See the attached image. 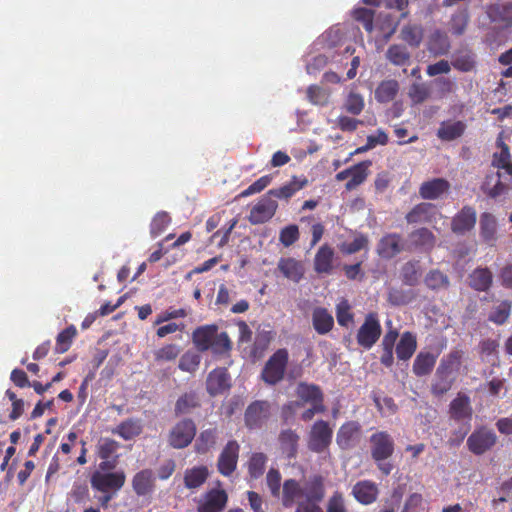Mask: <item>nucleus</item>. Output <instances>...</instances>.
Instances as JSON below:
<instances>
[{
	"mask_svg": "<svg viewBox=\"0 0 512 512\" xmlns=\"http://www.w3.org/2000/svg\"><path fill=\"white\" fill-rule=\"evenodd\" d=\"M493 283V274L489 268L477 267L469 275V286L478 292H487Z\"/></svg>",
	"mask_w": 512,
	"mask_h": 512,
	"instance_id": "bb28decb",
	"label": "nucleus"
},
{
	"mask_svg": "<svg viewBox=\"0 0 512 512\" xmlns=\"http://www.w3.org/2000/svg\"><path fill=\"white\" fill-rule=\"evenodd\" d=\"M120 443L111 438H101L96 445V454L100 459H111L118 457L117 451Z\"/></svg>",
	"mask_w": 512,
	"mask_h": 512,
	"instance_id": "8fccbe9b",
	"label": "nucleus"
},
{
	"mask_svg": "<svg viewBox=\"0 0 512 512\" xmlns=\"http://www.w3.org/2000/svg\"><path fill=\"white\" fill-rule=\"evenodd\" d=\"M386 58L395 66H405L410 63L411 55L406 46L393 44L387 49Z\"/></svg>",
	"mask_w": 512,
	"mask_h": 512,
	"instance_id": "c03bdc74",
	"label": "nucleus"
},
{
	"mask_svg": "<svg viewBox=\"0 0 512 512\" xmlns=\"http://www.w3.org/2000/svg\"><path fill=\"white\" fill-rule=\"evenodd\" d=\"M371 166V161L365 160L359 162L350 167V179L345 184V188L348 191L354 190L359 185L364 183L369 175V167Z\"/></svg>",
	"mask_w": 512,
	"mask_h": 512,
	"instance_id": "f704fd0d",
	"label": "nucleus"
},
{
	"mask_svg": "<svg viewBox=\"0 0 512 512\" xmlns=\"http://www.w3.org/2000/svg\"><path fill=\"white\" fill-rule=\"evenodd\" d=\"M405 250L403 237L399 233H387L381 237L376 252L384 259H392Z\"/></svg>",
	"mask_w": 512,
	"mask_h": 512,
	"instance_id": "4468645a",
	"label": "nucleus"
},
{
	"mask_svg": "<svg viewBox=\"0 0 512 512\" xmlns=\"http://www.w3.org/2000/svg\"><path fill=\"white\" fill-rule=\"evenodd\" d=\"M449 414L453 420L466 423V427L457 434V442L460 443L464 440L470 429L469 423L473 414L470 397L459 392L449 405Z\"/></svg>",
	"mask_w": 512,
	"mask_h": 512,
	"instance_id": "7ed1b4c3",
	"label": "nucleus"
},
{
	"mask_svg": "<svg viewBox=\"0 0 512 512\" xmlns=\"http://www.w3.org/2000/svg\"><path fill=\"white\" fill-rule=\"evenodd\" d=\"M337 322L342 327H348L354 321V314L351 312L349 302L344 299L336 305Z\"/></svg>",
	"mask_w": 512,
	"mask_h": 512,
	"instance_id": "052dcab7",
	"label": "nucleus"
},
{
	"mask_svg": "<svg viewBox=\"0 0 512 512\" xmlns=\"http://www.w3.org/2000/svg\"><path fill=\"white\" fill-rule=\"evenodd\" d=\"M217 331L218 326L214 324L196 328L192 333V341L197 350L200 352L208 351Z\"/></svg>",
	"mask_w": 512,
	"mask_h": 512,
	"instance_id": "5701e85b",
	"label": "nucleus"
},
{
	"mask_svg": "<svg viewBox=\"0 0 512 512\" xmlns=\"http://www.w3.org/2000/svg\"><path fill=\"white\" fill-rule=\"evenodd\" d=\"M436 206L429 202H421L415 205L405 216L408 224L432 223L437 215Z\"/></svg>",
	"mask_w": 512,
	"mask_h": 512,
	"instance_id": "f3484780",
	"label": "nucleus"
},
{
	"mask_svg": "<svg viewBox=\"0 0 512 512\" xmlns=\"http://www.w3.org/2000/svg\"><path fill=\"white\" fill-rule=\"evenodd\" d=\"M469 23V13L467 9H462L454 13L450 20V31L456 36L462 35Z\"/></svg>",
	"mask_w": 512,
	"mask_h": 512,
	"instance_id": "4d7b16f0",
	"label": "nucleus"
},
{
	"mask_svg": "<svg viewBox=\"0 0 512 512\" xmlns=\"http://www.w3.org/2000/svg\"><path fill=\"white\" fill-rule=\"evenodd\" d=\"M171 222V218L167 212L161 211L155 214L150 223V234L157 237L162 234Z\"/></svg>",
	"mask_w": 512,
	"mask_h": 512,
	"instance_id": "e2e57ef3",
	"label": "nucleus"
},
{
	"mask_svg": "<svg viewBox=\"0 0 512 512\" xmlns=\"http://www.w3.org/2000/svg\"><path fill=\"white\" fill-rule=\"evenodd\" d=\"M142 432V425L138 419H127L122 421L115 429L112 430L113 434L119 435L124 440H131L140 435Z\"/></svg>",
	"mask_w": 512,
	"mask_h": 512,
	"instance_id": "a19ab883",
	"label": "nucleus"
},
{
	"mask_svg": "<svg viewBox=\"0 0 512 512\" xmlns=\"http://www.w3.org/2000/svg\"><path fill=\"white\" fill-rule=\"evenodd\" d=\"M361 435L362 426L358 421H346L337 431L336 443L341 450H350L360 442Z\"/></svg>",
	"mask_w": 512,
	"mask_h": 512,
	"instance_id": "9d476101",
	"label": "nucleus"
},
{
	"mask_svg": "<svg viewBox=\"0 0 512 512\" xmlns=\"http://www.w3.org/2000/svg\"><path fill=\"white\" fill-rule=\"evenodd\" d=\"M464 352L460 349H453L448 354L443 356L437 368L448 372L451 375H456L462 365Z\"/></svg>",
	"mask_w": 512,
	"mask_h": 512,
	"instance_id": "58836bf2",
	"label": "nucleus"
},
{
	"mask_svg": "<svg viewBox=\"0 0 512 512\" xmlns=\"http://www.w3.org/2000/svg\"><path fill=\"white\" fill-rule=\"evenodd\" d=\"M501 177L500 171L486 175L482 189L488 196L495 198L505 193L507 185L501 181Z\"/></svg>",
	"mask_w": 512,
	"mask_h": 512,
	"instance_id": "4c0bfd02",
	"label": "nucleus"
},
{
	"mask_svg": "<svg viewBox=\"0 0 512 512\" xmlns=\"http://www.w3.org/2000/svg\"><path fill=\"white\" fill-rule=\"evenodd\" d=\"M231 349L232 342L227 332L218 333L217 331L215 334V338H213L212 346L210 347L209 350H211L213 354L224 355L229 353Z\"/></svg>",
	"mask_w": 512,
	"mask_h": 512,
	"instance_id": "13d9d810",
	"label": "nucleus"
},
{
	"mask_svg": "<svg viewBox=\"0 0 512 512\" xmlns=\"http://www.w3.org/2000/svg\"><path fill=\"white\" fill-rule=\"evenodd\" d=\"M399 83L395 79L381 81L375 89L374 97L379 103H388L397 96L399 92Z\"/></svg>",
	"mask_w": 512,
	"mask_h": 512,
	"instance_id": "72a5a7b5",
	"label": "nucleus"
},
{
	"mask_svg": "<svg viewBox=\"0 0 512 512\" xmlns=\"http://www.w3.org/2000/svg\"><path fill=\"white\" fill-rule=\"evenodd\" d=\"M299 228L295 224H290L280 230L279 241L285 247H290L299 239Z\"/></svg>",
	"mask_w": 512,
	"mask_h": 512,
	"instance_id": "774afa93",
	"label": "nucleus"
},
{
	"mask_svg": "<svg viewBox=\"0 0 512 512\" xmlns=\"http://www.w3.org/2000/svg\"><path fill=\"white\" fill-rule=\"evenodd\" d=\"M132 488L137 496H147L155 489V477L151 469H142L132 478Z\"/></svg>",
	"mask_w": 512,
	"mask_h": 512,
	"instance_id": "4be33fe9",
	"label": "nucleus"
},
{
	"mask_svg": "<svg viewBox=\"0 0 512 512\" xmlns=\"http://www.w3.org/2000/svg\"><path fill=\"white\" fill-rule=\"evenodd\" d=\"M438 358V354L428 351H420L413 362L412 371L417 377H425L429 375Z\"/></svg>",
	"mask_w": 512,
	"mask_h": 512,
	"instance_id": "cd10ccee",
	"label": "nucleus"
},
{
	"mask_svg": "<svg viewBox=\"0 0 512 512\" xmlns=\"http://www.w3.org/2000/svg\"><path fill=\"white\" fill-rule=\"evenodd\" d=\"M299 435L292 429H284L280 432L278 440L281 450L288 458H294L298 451Z\"/></svg>",
	"mask_w": 512,
	"mask_h": 512,
	"instance_id": "e433bc0d",
	"label": "nucleus"
},
{
	"mask_svg": "<svg viewBox=\"0 0 512 512\" xmlns=\"http://www.w3.org/2000/svg\"><path fill=\"white\" fill-rule=\"evenodd\" d=\"M381 334L382 327L378 314L370 312L365 316L364 322L359 327L356 340L360 347L369 350L377 343Z\"/></svg>",
	"mask_w": 512,
	"mask_h": 512,
	"instance_id": "20e7f679",
	"label": "nucleus"
},
{
	"mask_svg": "<svg viewBox=\"0 0 512 512\" xmlns=\"http://www.w3.org/2000/svg\"><path fill=\"white\" fill-rule=\"evenodd\" d=\"M334 250L329 245H322L314 257V270L318 274H330L332 271V262Z\"/></svg>",
	"mask_w": 512,
	"mask_h": 512,
	"instance_id": "2f4dec72",
	"label": "nucleus"
},
{
	"mask_svg": "<svg viewBox=\"0 0 512 512\" xmlns=\"http://www.w3.org/2000/svg\"><path fill=\"white\" fill-rule=\"evenodd\" d=\"M326 494L325 478L314 474L303 486L296 479H286L282 489V505L291 508L296 504L295 512H323L320 503Z\"/></svg>",
	"mask_w": 512,
	"mask_h": 512,
	"instance_id": "f257e3e1",
	"label": "nucleus"
},
{
	"mask_svg": "<svg viewBox=\"0 0 512 512\" xmlns=\"http://www.w3.org/2000/svg\"><path fill=\"white\" fill-rule=\"evenodd\" d=\"M416 349V335L410 331L403 332L395 347L397 358L402 361H407L413 356Z\"/></svg>",
	"mask_w": 512,
	"mask_h": 512,
	"instance_id": "c756f323",
	"label": "nucleus"
},
{
	"mask_svg": "<svg viewBox=\"0 0 512 512\" xmlns=\"http://www.w3.org/2000/svg\"><path fill=\"white\" fill-rule=\"evenodd\" d=\"M270 417V403L265 400L252 402L245 411V424L249 429L260 428Z\"/></svg>",
	"mask_w": 512,
	"mask_h": 512,
	"instance_id": "ddd939ff",
	"label": "nucleus"
},
{
	"mask_svg": "<svg viewBox=\"0 0 512 512\" xmlns=\"http://www.w3.org/2000/svg\"><path fill=\"white\" fill-rule=\"evenodd\" d=\"M208 475L209 472L205 466H198L187 469L184 473V484L189 489L199 488L205 483Z\"/></svg>",
	"mask_w": 512,
	"mask_h": 512,
	"instance_id": "79ce46f5",
	"label": "nucleus"
},
{
	"mask_svg": "<svg viewBox=\"0 0 512 512\" xmlns=\"http://www.w3.org/2000/svg\"><path fill=\"white\" fill-rule=\"evenodd\" d=\"M217 441V429L209 428L200 432L195 442V450L197 453H207Z\"/></svg>",
	"mask_w": 512,
	"mask_h": 512,
	"instance_id": "49530a36",
	"label": "nucleus"
},
{
	"mask_svg": "<svg viewBox=\"0 0 512 512\" xmlns=\"http://www.w3.org/2000/svg\"><path fill=\"white\" fill-rule=\"evenodd\" d=\"M365 107V101L360 93L350 91L344 99L343 110L348 114L358 116L362 113Z\"/></svg>",
	"mask_w": 512,
	"mask_h": 512,
	"instance_id": "de8ad7c7",
	"label": "nucleus"
},
{
	"mask_svg": "<svg viewBox=\"0 0 512 512\" xmlns=\"http://www.w3.org/2000/svg\"><path fill=\"white\" fill-rule=\"evenodd\" d=\"M181 349L176 344H166L161 348L154 351V360L158 364L171 362L177 359L180 355Z\"/></svg>",
	"mask_w": 512,
	"mask_h": 512,
	"instance_id": "5fc2aeb1",
	"label": "nucleus"
},
{
	"mask_svg": "<svg viewBox=\"0 0 512 512\" xmlns=\"http://www.w3.org/2000/svg\"><path fill=\"white\" fill-rule=\"evenodd\" d=\"M289 361V353L285 348L276 350L266 361L262 371L261 379L268 385L280 383L286 373Z\"/></svg>",
	"mask_w": 512,
	"mask_h": 512,
	"instance_id": "f03ea898",
	"label": "nucleus"
},
{
	"mask_svg": "<svg viewBox=\"0 0 512 512\" xmlns=\"http://www.w3.org/2000/svg\"><path fill=\"white\" fill-rule=\"evenodd\" d=\"M279 271L287 279L298 283L303 278L305 269L301 261L295 258H281L278 262Z\"/></svg>",
	"mask_w": 512,
	"mask_h": 512,
	"instance_id": "a878e982",
	"label": "nucleus"
},
{
	"mask_svg": "<svg viewBox=\"0 0 512 512\" xmlns=\"http://www.w3.org/2000/svg\"><path fill=\"white\" fill-rule=\"evenodd\" d=\"M240 453V445L236 440H230L223 447L217 460L218 472L225 476H231L237 468Z\"/></svg>",
	"mask_w": 512,
	"mask_h": 512,
	"instance_id": "6e6552de",
	"label": "nucleus"
},
{
	"mask_svg": "<svg viewBox=\"0 0 512 512\" xmlns=\"http://www.w3.org/2000/svg\"><path fill=\"white\" fill-rule=\"evenodd\" d=\"M450 48V43L447 35L439 30H436L430 37V50L436 54H445Z\"/></svg>",
	"mask_w": 512,
	"mask_h": 512,
	"instance_id": "680f3d73",
	"label": "nucleus"
},
{
	"mask_svg": "<svg viewBox=\"0 0 512 512\" xmlns=\"http://www.w3.org/2000/svg\"><path fill=\"white\" fill-rule=\"evenodd\" d=\"M401 38L412 47H418L422 41V29L417 26H405L401 30Z\"/></svg>",
	"mask_w": 512,
	"mask_h": 512,
	"instance_id": "338daca9",
	"label": "nucleus"
},
{
	"mask_svg": "<svg viewBox=\"0 0 512 512\" xmlns=\"http://www.w3.org/2000/svg\"><path fill=\"white\" fill-rule=\"evenodd\" d=\"M476 223V211L470 206H464L452 219L451 230L463 235L472 230Z\"/></svg>",
	"mask_w": 512,
	"mask_h": 512,
	"instance_id": "aec40b11",
	"label": "nucleus"
},
{
	"mask_svg": "<svg viewBox=\"0 0 512 512\" xmlns=\"http://www.w3.org/2000/svg\"><path fill=\"white\" fill-rule=\"evenodd\" d=\"M312 325L319 335H326L334 327V318L326 308L315 307L312 311Z\"/></svg>",
	"mask_w": 512,
	"mask_h": 512,
	"instance_id": "393cba45",
	"label": "nucleus"
},
{
	"mask_svg": "<svg viewBox=\"0 0 512 512\" xmlns=\"http://www.w3.org/2000/svg\"><path fill=\"white\" fill-rule=\"evenodd\" d=\"M512 303L509 300L500 302L493 308L488 316V320L497 325L504 324L511 314Z\"/></svg>",
	"mask_w": 512,
	"mask_h": 512,
	"instance_id": "864d4df0",
	"label": "nucleus"
},
{
	"mask_svg": "<svg viewBox=\"0 0 512 512\" xmlns=\"http://www.w3.org/2000/svg\"><path fill=\"white\" fill-rule=\"evenodd\" d=\"M436 241V236L431 230L421 227L413 230L409 234V244L407 249L429 253L434 249Z\"/></svg>",
	"mask_w": 512,
	"mask_h": 512,
	"instance_id": "2eb2a0df",
	"label": "nucleus"
},
{
	"mask_svg": "<svg viewBox=\"0 0 512 512\" xmlns=\"http://www.w3.org/2000/svg\"><path fill=\"white\" fill-rule=\"evenodd\" d=\"M266 462L267 456L264 453H253L247 462L249 476L255 480L260 478L264 474Z\"/></svg>",
	"mask_w": 512,
	"mask_h": 512,
	"instance_id": "09e8293b",
	"label": "nucleus"
},
{
	"mask_svg": "<svg viewBox=\"0 0 512 512\" xmlns=\"http://www.w3.org/2000/svg\"><path fill=\"white\" fill-rule=\"evenodd\" d=\"M230 386V375L224 367L213 369L207 376L206 390L211 396L223 394Z\"/></svg>",
	"mask_w": 512,
	"mask_h": 512,
	"instance_id": "dca6fc26",
	"label": "nucleus"
},
{
	"mask_svg": "<svg viewBox=\"0 0 512 512\" xmlns=\"http://www.w3.org/2000/svg\"><path fill=\"white\" fill-rule=\"evenodd\" d=\"M76 334L77 330L74 325H70L62 330L56 337L55 351L57 353L67 352L71 347Z\"/></svg>",
	"mask_w": 512,
	"mask_h": 512,
	"instance_id": "603ef678",
	"label": "nucleus"
},
{
	"mask_svg": "<svg viewBox=\"0 0 512 512\" xmlns=\"http://www.w3.org/2000/svg\"><path fill=\"white\" fill-rule=\"evenodd\" d=\"M455 381L456 375H451L442 369L436 368L430 387L431 393L436 397H441L451 390Z\"/></svg>",
	"mask_w": 512,
	"mask_h": 512,
	"instance_id": "c85d7f7f",
	"label": "nucleus"
},
{
	"mask_svg": "<svg viewBox=\"0 0 512 512\" xmlns=\"http://www.w3.org/2000/svg\"><path fill=\"white\" fill-rule=\"evenodd\" d=\"M487 17L491 22L512 25V2L492 3L486 8Z\"/></svg>",
	"mask_w": 512,
	"mask_h": 512,
	"instance_id": "b1692460",
	"label": "nucleus"
},
{
	"mask_svg": "<svg viewBox=\"0 0 512 512\" xmlns=\"http://www.w3.org/2000/svg\"><path fill=\"white\" fill-rule=\"evenodd\" d=\"M126 474L123 470L103 473L94 471L90 477L91 487L101 493L117 492L125 484Z\"/></svg>",
	"mask_w": 512,
	"mask_h": 512,
	"instance_id": "39448f33",
	"label": "nucleus"
},
{
	"mask_svg": "<svg viewBox=\"0 0 512 512\" xmlns=\"http://www.w3.org/2000/svg\"><path fill=\"white\" fill-rule=\"evenodd\" d=\"M278 203L266 193L251 208L248 220L251 224H263L269 221L276 213Z\"/></svg>",
	"mask_w": 512,
	"mask_h": 512,
	"instance_id": "f8f14e48",
	"label": "nucleus"
},
{
	"mask_svg": "<svg viewBox=\"0 0 512 512\" xmlns=\"http://www.w3.org/2000/svg\"><path fill=\"white\" fill-rule=\"evenodd\" d=\"M465 130L466 124L463 121L442 122L437 131V136L443 141H453L460 138Z\"/></svg>",
	"mask_w": 512,
	"mask_h": 512,
	"instance_id": "c9c22d12",
	"label": "nucleus"
},
{
	"mask_svg": "<svg viewBox=\"0 0 512 512\" xmlns=\"http://www.w3.org/2000/svg\"><path fill=\"white\" fill-rule=\"evenodd\" d=\"M352 493L358 502L368 505L377 499L378 488L372 481L364 480L354 485Z\"/></svg>",
	"mask_w": 512,
	"mask_h": 512,
	"instance_id": "7c9ffc66",
	"label": "nucleus"
},
{
	"mask_svg": "<svg viewBox=\"0 0 512 512\" xmlns=\"http://www.w3.org/2000/svg\"><path fill=\"white\" fill-rule=\"evenodd\" d=\"M199 406V401L195 393H185L177 400L175 404L176 415L189 413L192 409Z\"/></svg>",
	"mask_w": 512,
	"mask_h": 512,
	"instance_id": "bf43d9fd",
	"label": "nucleus"
},
{
	"mask_svg": "<svg viewBox=\"0 0 512 512\" xmlns=\"http://www.w3.org/2000/svg\"><path fill=\"white\" fill-rule=\"evenodd\" d=\"M497 436L494 431L481 427L474 430L467 439V447L475 455H482L490 450L496 443Z\"/></svg>",
	"mask_w": 512,
	"mask_h": 512,
	"instance_id": "9b49d317",
	"label": "nucleus"
},
{
	"mask_svg": "<svg viewBox=\"0 0 512 512\" xmlns=\"http://www.w3.org/2000/svg\"><path fill=\"white\" fill-rule=\"evenodd\" d=\"M333 437V430L329 423L324 420H317L312 425L308 435V448L315 453H322L330 446Z\"/></svg>",
	"mask_w": 512,
	"mask_h": 512,
	"instance_id": "423d86ee",
	"label": "nucleus"
},
{
	"mask_svg": "<svg viewBox=\"0 0 512 512\" xmlns=\"http://www.w3.org/2000/svg\"><path fill=\"white\" fill-rule=\"evenodd\" d=\"M298 398L304 403L319 404L324 403V395L318 385L300 382L296 388Z\"/></svg>",
	"mask_w": 512,
	"mask_h": 512,
	"instance_id": "473e14b6",
	"label": "nucleus"
},
{
	"mask_svg": "<svg viewBox=\"0 0 512 512\" xmlns=\"http://www.w3.org/2000/svg\"><path fill=\"white\" fill-rule=\"evenodd\" d=\"M196 435V425L191 419H183L175 424L169 433V444L175 449L187 447Z\"/></svg>",
	"mask_w": 512,
	"mask_h": 512,
	"instance_id": "0eeeda50",
	"label": "nucleus"
},
{
	"mask_svg": "<svg viewBox=\"0 0 512 512\" xmlns=\"http://www.w3.org/2000/svg\"><path fill=\"white\" fill-rule=\"evenodd\" d=\"M451 65L461 72H470L476 66L475 54L471 52L459 54L454 58Z\"/></svg>",
	"mask_w": 512,
	"mask_h": 512,
	"instance_id": "0e129e2a",
	"label": "nucleus"
},
{
	"mask_svg": "<svg viewBox=\"0 0 512 512\" xmlns=\"http://www.w3.org/2000/svg\"><path fill=\"white\" fill-rule=\"evenodd\" d=\"M421 276L419 261L411 260L401 268V279L407 286H416Z\"/></svg>",
	"mask_w": 512,
	"mask_h": 512,
	"instance_id": "a18cd8bd",
	"label": "nucleus"
},
{
	"mask_svg": "<svg viewBox=\"0 0 512 512\" xmlns=\"http://www.w3.org/2000/svg\"><path fill=\"white\" fill-rule=\"evenodd\" d=\"M450 183L444 178H433L423 182L419 187V195L425 200H436L447 194L450 190Z\"/></svg>",
	"mask_w": 512,
	"mask_h": 512,
	"instance_id": "6ab92c4d",
	"label": "nucleus"
},
{
	"mask_svg": "<svg viewBox=\"0 0 512 512\" xmlns=\"http://www.w3.org/2000/svg\"><path fill=\"white\" fill-rule=\"evenodd\" d=\"M200 362H201V356L197 352L187 350L180 357L178 368L181 371L193 374L198 370Z\"/></svg>",
	"mask_w": 512,
	"mask_h": 512,
	"instance_id": "6e6d98bb",
	"label": "nucleus"
},
{
	"mask_svg": "<svg viewBox=\"0 0 512 512\" xmlns=\"http://www.w3.org/2000/svg\"><path fill=\"white\" fill-rule=\"evenodd\" d=\"M308 185L306 176H292L291 180L281 187L270 189L267 194L269 197L278 199L289 200L298 191Z\"/></svg>",
	"mask_w": 512,
	"mask_h": 512,
	"instance_id": "412c9836",
	"label": "nucleus"
},
{
	"mask_svg": "<svg viewBox=\"0 0 512 512\" xmlns=\"http://www.w3.org/2000/svg\"><path fill=\"white\" fill-rule=\"evenodd\" d=\"M480 236L488 245H493L496 241V220L490 213L480 216Z\"/></svg>",
	"mask_w": 512,
	"mask_h": 512,
	"instance_id": "37998d69",
	"label": "nucleus"
},
{
	"mask_svg": "<svg viewBox=\"0 0 512 512\" xmlns=\"http://www.w3.org/2000/svg\"><path fill=\"white\" fill-rule=\"evenodd\" d=\"M424 284L432 291L447 290L450 287V279L441 270L431 269L425 275Z\"/></svg>",
	"mask_w": 512,
	"mask_h": 512,
	"instance_id": "ea45409f",
	"label": "nucleus"
},
{
	"mask_svg": "<svg viewBox=\"0 0 512 512\" xmlns=\"http://www.w3.org/2000/svg\"><path fill=\"white\" fill-rule=\"evenodd\" d=\"M228 501L227 493L222 489H211L197 506V512H221Z\"/></svg>",
	"mask_w": 512,
	"mask_h": 512,
	"instance_id": "a211bd4d",
	"label": "nucleus"
},
{
	"mask_svg": "<svg viewBox=\"0 0 512 512\" xmlns=\"http://www.w3.org/2000/svg\"><path fill=\"white\" fill-rule=\"evenodd\" d=\"M509 147L503 144L502 149L499 153H494L492 157L491 165L494 168L505 170V172L512 177V162Z\"/></svg>",
	"mask_w": 512,
	"mask_h": 512,
	"instance_id": "3c124183",
	"label": "nucleus"
},
{
	"mask_svg": "<svg viewBox=\"0 0 512 512\" xmlns=\"http://www.w3.org/2000/svg\"><path fill=\"white\" fill-rule=\"evenodd\" d=\"M307 98L314 105L325 106L329 103L330 94L318 85H311L307 88Z\"/></svg>",
	"mask_w": 512,
	"mask_h": 512,
	"instance_id": "69168bd1",
	"label": "nucleus"
},
{
	"mask_svg": "<svg viewBox=\"0 0 512 512\" xmlns=\"http://www.w3.org/2000/svg\"><path fill=\"white\" fill-rule=\"evenodd\" d=\"M371 457L374 461L389 459L395 449L392 436L387 431H377L370 436Z\"/></svg>",
	"mask_w": 512,
	"mask_h": 512,
	"instance_id": "1a4fd4ad",
	"label": "nucleus"
}]
</instances>
